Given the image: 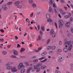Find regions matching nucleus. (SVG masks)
Masks as SVG:
<instances>
[{
    "mask_svg": "<svg viewBox=\"0 0 73 73\" xmlns=\"http://www.w3.org/2000/svg\"><path fill=\"white\" fill-rule=\"evenodd\" d=\"M58 26L60 29H62V27L64 25V22L62 20H60L58 21Z\"/></svg>",
    "mask_w": 73,
    "mask_h": 73,
    "instance_id": "1",
    "label": "nucleus"
},
{
    "mask_svg": "<svg viewBox=\"0 0 73 73\" xmlns=\"http://www.w3.org/2000/svg\"><path fill=\"white\" fill-rule=\"evenodd\" d=\"M24 67H25V66L23 65V63H21L18 66V69L19 70H20L21 69L23 68Z\"/></svg>",
    "mask_w": 73,
    "mask_h": 73,
    "instance_id": "2",
    "label": "nucleus"
},
{
    "mask_svg": "<svg viewBox=\"0 0 73 73\" xmlns=\"http://www.w3.org/2000/svg\"><path fill=\"white\" fill-rule=\"evenodd\" d=\"M2 9H3L4 11H7L8 10V7H5V5H4L2 7Z\"/></svg>",
    "mask_w": 73,
    "mask_h": 73,
    "instance_id": "3",
    "label": "nucleus"
},
{
    "mask_svg": "<svg viewBox=\"0 0 73 73\" xmlns=\"http://www.w3.org/2000/svg\"><path fill=\"white\" fill-rule=\"evenodd\" d=\"M11 70L12 72L13 73H15V72H16L17 71V69L16 68H14L11 69Z\"/></svg>",
    "mask_w": 73,
    "mask_h": 73,
    "instance_id": "4",
    "label": "nucleus"
},
{
    "mask_svg": "<svg viewBox=\"0 0 73 73\" xmlns=\"http://www.w3.org/2000/svg\"><path fill=\"white\" fill-rule=\"evenodd\" d=\"M59 59L60 60L64 61L65 60V57L63 56H60L59 57Z\"/></svg>",
    "mask_w": 73,
    "mask_h": 73,
    "instance_id": "5",
    "label": "nucleus"
},
{
    "mask_svg": "<svg viewBox=\"0 0 73 73\" xmlns=\"http://www.w3.org/2000/svg\"><path fill=\"white\" fill-rule=\"evenodd\" d=\"M25 50V48H22L20 50V52L21 53H23V52H24Z\"/></svg>",
    "mask_w": 73,
    "mask_h": 73,
    "instance_id": "6",
    "label": "nucleus"
},
{
    "mask_svg": "<svg viewBox=\"0 0 73 73\" xmlns=\"http://www.w3.org/2000/svg\"><path fill=\"white\" fill-rule=\"evenodd\" d=\"M20 4V1H17V2H16L14 3L15 5V6H17L18 5Z\"/></svg>",
    "mask_w": 73,
    "mask_h": 73,
    "instance_id": "7",
    "label": "nucleus"
},
{
    "mask_svg": "<svg viewBox=\"0 0 73 73\" xmlns=\"http://www.w3.org/2000/svg\"><path fill=\"white\" fill-rule=\"evenodd\" d=\"M70 24V22H67L66 24V27H68V26H69Z\"/></svg>",
    "mask_w": 73,
    "mask_h": 73,
    "instance_id": "8",
    "label": "nucleus"
},
{
    "mask_svg": "<svg viewBox=\"0 0 73 73\" xmlns=\"http://www.w3.org/2000/svg\"><path fill=\"white\" fill-rule=\"evenodd\" d=\"M46 16L47 19H50V15L49 13H47L46 15Z\"/></svg>",
    "mask_w": 73,
    "mask_h": 73,
    "instance_id": "9",
    "label": "nucleus"
},
{
    "mask_svg": "<svg viewBox=\"0 0 73 73\" xmlns=\"http://www.w3.org/2000/svg\"><path fill=\"white\" fill-rule=\"evenodd\" d=\"M40 70H41V68H38L36 69V72L37 73H38V72H39L40 71Z\"/></svg>",
    "mask_w": 73,
    "mask_h": 73,
    "instance_id": "10",
    "label": "nucleus"
},
{
    "mask_svg": "<svg viewBox=\"0 0 73 73\" xmlns=\"http://www.w3.org/2000/svg\"><path fill=\"white\" fill-rule=\"evenodd\" d=\"M25 72V69L23 68L22 69L21 71V73H24Z\"/></svg>",
    "mask_w": 73,
    "mask_h": 73,
    "instance_id": "11",
    "label": "nucleus"
},
{
    "mask_svg": "<svg viewBox=\"0 0 73 73\" xmlns=\"http://www.w3.org/2000/svg\"><path fill=\"white\" fill-rule=\"evenodd\" d=\"M40 68L41 69H45V68H46V66H41Z\"/></svg>",
    "mask_w": 73,
    "mask_h": 73,
    "instance_id": "12",
    "label": "nucleus"
},
{
    "mask_svg": "<svg viewBox=\"0 0 73 73\" xmlns=\"http://www.w3.org/2000/svg\"><path fill=\"white\" fill-rule=\"evenodd\" d=\"M70 17L69 16V15H66L64 16V18L65 19H68V18H69Z\"/></svg>",
    "mask_w": 73,
    "mask_h": 73,
    "instance_id": "13",
    "label": "nucleus"
},
{
    "mask_svg": "<svg viewBox=\"0 0 73 73\" xmlns=\"http://www.w3.org/2000/svg\"><path fill=\"white\" fill-rule=\"evenodd\" d=\"M2 53L3 55H6V54H7V52L6 51H4L2 52Z\"/></svg>",
    "mask_w": 73,
    "mask_h": 73,
    "instance_id": "14",
    "label": "nucleus"
},
{
    "mask_svg": "<svg viewBox=\"0 0 73 73\" xmlns=\"http://www.w3.org/2000/svg\"><path fill=\"white\" fill-rule=\"evenodd\" d=\"M42 65V63H38L37 64V66H38V67H40Z\"/></svg>",
    "mask_w": 73,
    "mask_h": 73,
    "instance_id": "15",
    "label": "nucleus"
},
{
    "mask_svg": "<svg viewBox=\"0 0 73 73\" xmlns=\"http://www.w3.org/2000/svg\"><path fill=\"white\" fill-rule=\"evenodd\" d=\"M63 50L65 52H68V49L66 48H64L63 49Z\"/></svg>",
    "mask_w": 73,
    "mask_h": 73,
    "instance_id": "16",
    "label": "nucleus"
},
{
    "mask_svg": "<svg viewBox=\"0 0 73 73\" xmlns=\"http://www.w3.org/2000/svg\"><path fill=\"white\" fill-rule=\"evenodd\" d=\"M42 39V36H38V40L41 41V39Z\"/></svg>",
    "mask_w": 73,
    "mask_h": 73,
    "instance_id": "17",
    "label": "nucleus"
},
{
    "mask_svg": "<svg viewBox=\"0 0 73 73\" xmlns=\"http://www.w3.org/2000/svg\"><path fill=\"white\" fill-rule=\"evenodd\" d=\"M32 69V68H28L27 70V73H28Z\"/></svg>",
    "mask_w": 73,
    "mask_h": 73,
    "instance_id": "18",
    "label": "nucleus"
},
{
    "mask_svg": "<svg viewBox=\"0 0 73 73\" xmlns=\"http://www.w3.org/2000/svg\"><path fill=\"white\" fill-rule=\"evenodd\" d=\"M54 53V51H50L48 53L50 54H53Z\"/></svg>",
    "mask_w": 73,
    "mask_h": 73,
    "instance_id": "19",
    "label": "nucleus"
},
{
    "mask_svg": "<svg viewBox=\"0 0 73 73\" xmlns=\"http://www.w3.org/2000/svg\"><path fill=\"white\" fill-rule=\"evenodd\" d=\"M47 58L45 59L44 60H42L40 61L41 62H46V61H47Z\"/></svg>",
    "mask_w": 73,
    "mask_h": 73,
    "instance_id": "20",
    "label": "nucleus"
},
{
    "mask_svg": "<svg viewBox=\"0 0 73 73\" xmlns=\"http://www.w3.org/2000/svg\"><path fill=\"white\" fill-rule=\"evenodd\" d=\"M52 37H56V33H53L52 35Z\"/></svg>",
    "mask_w": 73,
    "mask_h": 73,
    "instance_id": "21",
    "label": "nucleus"
},
{
    "mask_svg": "<svg viewBox=\"0 0 73 73\" xmlns=\"http://www.w3.org/2000/svg\"><path fill=\"white\" fill-rule=\"evenodd\" d=\"M71 41H67V45H70L71 44Z\"/></svg>",
    "mask_w": 73,
    "mask_h": 73,
    "instance_id": "22",
    "label": "nucleus"
},
{
    "mask_svg": "<svg viewBox=\"0 0 73 73\" xmlns=\"http://www.w3.org/2000/svg\"><path fill=\"white\" fill-rule=\"evenodd\" d=\"M29 1L30 4H32V3H33V0H29Z\"/></svg>",
    "mask_w": 73,
    "mask_h": 73,
    "instance_id": "23",
    "label": "nucleus"
},
{
    "mask_svg": "<svg viewBox=\"0 0 73 73\" xmlns=\"http://www.w3.org/2000/svg\"><path fill=\"white\" fill-rule=\"evenodd\" d=\"M32 6L33 7V8H35L36 7V5L35 4V3H33L32 4Z\"/></svg>",
    "mask_w": 73,
    "mask_h": 73,
    "instance_id": "24",
    "label": "nucleus"
},
{
    "mask_svg": "<svg viewBox=\"0 0 73 73\" xmlns=\"http://www.w3.org/2000/svg\"><path fill=\"white\" fill-rule=\"evenodd\" d=\"M38 61V59H35L33 61V62H37Z\"/></svg>",
    "mask_w": 73,
    "mask_h": 73,
    "instance_id": "25",
    "label": "nucleus"
},
{
    "mask_svg": "<svg viewBox=\"0 0 73 73\" xmlns=\"http://www.w3.org/2000/svg\"><path fill=\"white\" fill-rule=\"evenodd\" d=\"M12 68V66H10L9 67H8L7 68V69L8 70H9V69H11Z\"/></svg>",
    "mask_w": 73,
    "mask_h": 73,
    "instance_id": "26",
    "label": "nucleus"
},
{
    "mask_svg": "<svg viewBox=\"0 0 73 73\" xmlns=\"http://www.w3.org/2000/svg\"><path fill=\"white\" fill-rule=\"evenodd\" d=\"M14 54L15 55H17L18 54V52L16 51H15L14 52Z\"/></svg>",
    "mask_w": 73,
    "mask_h": 73,
    "instance_id": "27",
    "label": "nucleus"
},
{
    "mask_svg": "<svg viewBox=\"0 0 73 73\" xmlns=\"http://www.w3.org/2000/svg\"><path fill=\"white\" fill-rule=\"evenodd\" d=\"M45 58V57H42L41 58H39V60H44Z\"/></svg>",
    "mask_w": 73,
    "mask_h": 73,
    "instance_id": "28",
    "label": "nucleus"
},
{
    "mask_svg": "<svg viewBox=\"0 0 73 73\" xmlns=\"http://www.w3.org/2000/svg\"><path fill=\"white\" fill-rule=\"evenodd\" d=\"M52 48V46H49L47 47V50H49L50 49Z\"/></svg>",
    "mask_w": 73,
    "mask_h": 73,
    "instance_id": "29",
    "label": "nucleus"
},
{
    "mask_svg": "<svg viewBox=\"0 0 73 73\" xmlns=\"http://www.w3.org/2000/svg\"><path fill=\"white\" fill-rule=\"evenodd\" d=\"M55 73H61V72L59 70H55Z\"/></svg>",
    "mask_w": 73,
    "mask_h": 73,
    "instance_id": "30",
    "label": "nucleus"
},
{
    "mask_svg": "<svg viewBox=\"0 0 73 73\" xmlns=\"http://www.w3.org/2000/svg\"><path fill=\"white\" fill-rule=\"evenodd\" d=\"M53 7H54V8H57V6L56 5V3H54L53 4Z\"/></svg>",
    "mask_w": 73,
    "mask_h": 73,
    "instance_id": "31",
    "label": "nucleus"
},
{
    "mask_svg": "<svg viewBox=\"0 0 73 73\" xmlns=\"http://www.w3.org/2000/svg\"><path fill=\"white\" fill-rule=\"evenodd\" d=\"M56 47L55 46H53L52 47V48H51L52 50H54L56 49Z\"/></svg>",
    "mask_w": 73,
    "mask_h": 73,
    "instance_id": "32",
    "label": "nucleus"
},
{
    "mask_svg": "<svg viewBox=\"0 0 73 73\" xmlns=\"http://www.w3.org/2000/svg\"><path fill=\"white\" fill-rule=\"evenodd\" d=\"M67 36L68 37H71V36H72V34L70 33H69L68 34Z\"/></svg>",
    "mask_w": 73,
    "mask_h": 73,
    "instance_id": "33",
    "label": "nucleus"
},
{
    "mask_svg": "<svg viewBox=\"0 0 73 73\" xmlns=\"http://www.w3.org/2000/svg\"><path fill=\"white\" fill-rule=\"evenodd\" d=\"M46 53L45 52H43L42 54V56H43L46 55Z\"/></svg>",
    "mask_w": 73,
    "mask_h": 73,
    "instance_id": "34",
    "label": "nucleus"
},
{
    "mask_svg": "<svg viewBox=\"0 0 73 73\" xmlns=\"http://www.w3.org/2000/svg\"><path fill=\"white\" fill-rule=\"evenodd\" d=\"M53 32H54V31H53V29H52L51 31L50 32V34L51 35H52V34L53 33Z\"/></svg>",
    "mask_w": 73,
    "mask_h": 73,
    "instance_id": "35",
    "label": "nucleus"
},
{
    "mask_svg": "<svg viewBox=\"0 0 73 73\" xmlns=\"http://www.w3.org/2000/svg\"><path fill=\"white\" fill-rule=\"evenodd\" d=\"M17 7L18 8H19V9L21 8V7H22V6H21V5H18V6H17Z\"/></svg>",
    "mask_w": 73,
    "mask_h": 73,
    "instance_id": "36",
    "label": "nucleus"
},
{
    "mask_svg": "<svg viewBox=\"0 0 73 73\" xmlns=\"http://www.w3.org/2000/svg\"><path fill=\"white\" fill-rule=\"evenodd\" d=\"M47 21H48V22H52V20L49 19L47 20Z\"/></svg>",
    "mask_w": 73,
    "mask_h": 73,
    "instance_id": "37",
    "label": "nucleus"
},
{
    "mask_svg": "<svg viewBox=\"0 0 73 73\" xmlns=\"http://www.w3.org/2000/svg\"><path fill=\"white\" fill-rule=\"evenodd\" d=\"M59 11L60 12H61V13H62V12H64V11L63 10L60 9H59Z\"/></svg>",
    "mask_w": 73,
    "mask_h": 73,
    "instance_id": "38",
    "label": "nucleus"
},
{
    "mask_svg": "<svg viewBox=\"0 0 73 73\" xmlns=\"http://www.w3.org/2000/svg\"><path fill=\"white\" fill-rule=\"evenodd\" d=\"M50 5H52L53 4V1H52V0H50Z\"/></svg>",
    "mask_w": 73,
    "mask_h": 73,
    "instance_id": "39",
    "label": "nucleus"
},
{
    "mask_svg": "<svg viewBox=\"0 0 73 73\" xmlns=\"http://www.w3.org/2000/svg\"><path fill=\"white\" fill-rule=\"evenodd\" d=\"M38 68V66H37L36 65H35L34 66V68L35 69H37Z\"/></svg>",
    "mask_w": 73,
    "mask_h": 73,
    "instance_id": "40",
    "label": "nucleus"
},
{
    "mask_svg": "<svg viewBox=\"0 0 73 73\" xmlns=\"http://www.w3.org/2000/svg\"><path fill=\"white\" fill-rule=\"evenodd\" d=\"M69 47L72 49V48H73V45L72 44H70Z\"/></svg>",
    "mask_w": 73,
    "mask_h": 73,
    "instance_id": "41",
    "label": "nucleus"
},
{
    "mask_svg": "<svg viewBox=\"0 0 73 73\" xmlns=\"http://www.w3.org/2000/svg\"><path fill=\"white\" fill-rule=\"evenodd\" d=\"M33 16V13H32L30 15V17H32Z\"/></svg>",
    "mask_w": 73,
    "mask_h": 73,
    "instance_id": "42",
    "label": "nucleus"
},
{
    "mask_svg": "<svg viewBox=\"0 0 73 73\" xmlns=\"http://www.w3.org/2000/svg\"><path fill=\"white\" fill-rule=\"evenodd\" d=\"M49 11L50 12H52V9L51 8V7H49Z\"/></svg>",
    "mask_w": 73,
    "mask_h": 73,
    "instance_id": "43",
    "label": "nucleus"
},
{
    "mask_svg": "<svg viewBox=\"0 0 73 73\" xmlns=\"http://www.w3.org/2000/svg\"><path fill=\"white\" fill-rule=\"evenodd\" d=\"M50 39H49L47 42V44H48L50 42Z\"/></svg>",
    "mask_w": 73,
    "mask_h": 73,
    "instance_id": "44",
    "label": "nucleus"
},
{
    "mask_svg": "<svg viewBox=\"0 0 73 73\" xmlns=\"http://www.w3.org/2000/svg\"><path fill=\"white\" fill-rule=\"evenodd\" d=\"M12 2H9L7 3V5H11L12 4Z\"/></svg>",
    "mask_w": 73,
    "mask_h": 73,
    "instance_id": "45",
    "label": "nucleus"
},
{
    "mask_svg": "<svg viewBox=\"0 0 73 73\" xmlns=\"http://www.w3.org/2000/svg\"><path fill=\"white\" fill-rule=\"evenodd\" d=\"M58 52H62V50L61 49H59L58 50Z\"/></svg>",
    "mask_w": 73,
    "mask_h": 73,
    "instance_id": "46",
    "label": "nucleus"
},
{
    "mask_svg": "<svg viewBox=\"0 0 73 73\" xmlns=\"http://www.w3.org/2000/svg\"><path fill=\"white\" fill-rule=\"evenodd\" d=\"M41 29H42V31H45V30L44 29V27H42L41 28Z\"/></svg>",
    "mask_w": 73,
    "mask_h": 73,
    "instance_id": "47",
    "label": "nucleus"
},
{
    "mask_svg": "<svg viewBox=\"0 0 73 73\" xmlns=\"http://www.w3.org/2000/svg\"><path fill=\"white\" fill-rule=\"evenodd\" d=\"M0 41H1V42H3L4 41V39L3 38L0 39Z\"/></svg>",
    "mask_w": 73,
    "mask_h": 73,
    "instance_id": "48",
    "label": "nucleus"
},
{
    "mask_svg": "<svg viewBox=\"0 0 73 73\" xmlns=\"http://www.w3.org/2000/svg\"><path fill=\"white\" fill-rule=\"evenodd\" d=\"M10 65V64H8V63L7 64H6V66H7V67L9 66Z\"/></svg>",
    "mask_w": 73,
    "mask_h": 73,
    "instance_id": "49",
    "label": "nucleus"
},
{
    "mask_svg": "<svg viewBox=\"0 0 73 73\" xmlns=\"http://www.w3.org/2000/svg\"><path fill=\"white\" fill-rule=\"evenodd\" d=\"M40 25H38L37 26V28L39 31L40 30Z\"/></svg>",
    "mask_w": 73,
    "mask_h": 73,
    "instance_id": "50",
    "label": "nucleus"
},
{
    "mask_svg": "<svg viewBox=\"0 0 73 73\" xmlns=\"http://www.w3.org/2000/svg\"><path fill=\"white\" fill-rule=\"evenodd\" d=\"M72 48H70V47H68V50L69 51H70V50H72Z\"/></svg>",
    "mask_w": 73,
    "mask_h": 73,
    "instance_id": "51",
    "label": "nucleus"
},
{
    "mask_svg": "<svg viewBox=\"0 0 73 73\" xmlns=\"http://www.w3.org/2000/svg\"><path fill=\"white\" fill-rule=\"evenodd\" d=\"M0 31L2 32V33H4V31L3 30V29H1L0 30Z\"/></svg>",
    "mask_w": 73,
    "mask_h": 73,
    "instance_id": "52",
    "label": "nucleus"
},
{
    "mask_svg": "<svg viewBox=\"0 0 73 73\" xmlns=\"http://www.w3.org/2000/svg\"><path fill=\"white\" fill-rule=\"evenodd\" d=\"M64 9H65V10H66V11H67V9H68V8L66 7H64Z\"/></svg>",
    "mask_w": 73,
    "mask_h": 73,
    "instance_id": "53",
    "label": "nucleus"
},
{
    "mask_svg": "<svg viewBox=\"0 0 73 73\" xmlns=\"http://www.w3.org/2000/svg\"><path fill=\"white\" fill-rule=\"evenodd\" d=\"M15 40H17V39H18V38H19L18 37H17V36H15Z\"/></svg>",
    "mask_w": 73,
    "mask_h": 73,
    "instance_id": "54",
    "label": "nucleus"
},
{
    "mask_svg": "<svg viewBox=\"0 0 73 73\" xmlns=\"http://www.w3.org/2000/svg\"><path fill=\"white\" fill-rule=\"evenodd\" d=\"M68 45V41H66L64 43V45Z\"/></svg>",
    "mask_w": 73,
    "mask_h": 73,
    "instance_id": "55",
    "label": "nucleus"
},
{
    "mask_svg": "<svg viewBox=\"0 0 73 73\" xmlns=\"http://www.w3.org/2000/svg\"><path fill=\"white\" fill-rule=\"evenodd\" d=\"M12 58H16V56L15 55H12L11 56Z\"/></svg>",
    "mask_w": 73,
    "mask_h": 73,
    "instance_id": "56",
    "label": "nucleus"
},
{
    "mask_svg": "<svg viewBox=\"0 0 73 73\" xmlns=\"http://www.w3.org/2000/svg\"><path fill=\"white\" fill-rule=\"evenodd\" d=\"M42 46H40V47H39L38 48V50H41L42 49Z\"/></svg>",
    "mask_w": 73,
    "mask_h": 73,
    "instance_id": "57",
    "label": "nucleus"
},
{
    "mask_svg": "<svg viewBox=\"0 0 73 73\" xmlns=\"http://www.w3.org/2000/svg\"><path fill=\"white\" fill-rule=\"evenodd\" d=\"M11 45H12L11 44L8 45L7 46V48H11Z\"/></svg>",
    "mask_w": 73,
    "mask_h": 73,
    "instance_id": "58",
    "label": "nucleus"
},
{
    "mask_svg": "<svg viewBox=\"0 0 73 73\" xmlns=\"http://www.w3.org/2000/svg\"><path fill=\"white\" fill-rule=\"evenodd\" d=\"M55 25L56 27V28L57 29V28H58V27H57V23H55Z\"/></svg>",
    "mask_w": 73,
    "mask_h": 73,
    "instance_id": "59",
    "label": "nucleus"
},
{
    "mask_svg": "<svg viewBox=\"0 0 73 73\" xmlns=\"http://www.w3.org/2000/svg\"><path fill=\"white\" fill-rule=\"evenodd\" d=\"M59 45H61L62 44V42L60 41L59 43Z\"/></svg>",
    "mask_w": 73,
    "mask_h": 73,
    "instance_id": "60",
    "label": "nucleus"
},
{
    "mask_svg": "<svg viewBox=\"0 0 73 73\" xmlns=\"http://www.w3.org/2000/svg\"><path fill=\"white\" fill-rule=\"evenodd\" d=\"M20 45L19 44H18L17 45V48H20Z\"/></svg>",
    "mask_w": 73,
    "mask_h": 73,
    "instance_id": "61",
    "label": "nucleus"
},
{
    "mask_svg": "<svg viewBox=\"0 0 73 73\" xmlns=\"http://www.w3.org/2000/svg\"><path fill=\"white\" fill-rule=\"evenodd\" d=\"M39 33L40 35H42V32L41 31H39Z\"/></svg>",
    "mask_w": 73,
    "mask_h": 73,
    "instance_id": "62",
    "label": "nucleus"
},
{
    "mask_svg": "<svg viewBox=\"0 0 73 73\" xmlns=\"http://www.w3.org/2000/svg\"><path fill=\"white\" fill-rule=\"evenodd\" d=\"M71 32H72V33H73V28L71 29Z\"/></svg>",
    "mask_w": 73,
    "mask_h": 73,
    "instance_id": "63",
    "label": "nucleus"
},
{
    "mask_svg": "<svg viewBox=\"0 0 73 73\" xmlns=\"http://www.w3.org/2000/svg\"><path fill=\"white\" fill-rule=\"evenodd\" d=\"M70 65L71 66H72V67H73V63H71L70 64Z\"/></svg>",
    "mask_w": 73,
    "mask_h": 73,
    "instance_id": "64",
    "label": "nucleus"
}]
</instances>
